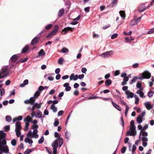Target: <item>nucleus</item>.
<instances>
[{
	"label": "nucleus",
	"instance_id": "nucleus-46",
	"mask_svg": "<svg viewBox=\"0 0 154 154\" xmlns=\"http://www.w3.org/2000/svg\"><path fill=\"white\" fill-rule=\"evenodd\" d=\"M129 108L128 105L125 106V115L127 116L128 112L129 110Z\"/></svg>",
	"mask_w": 154,
	"mask_h": 154
},
{
	"label": "nucleus",
	"instance_id": "nucleus-55",
	"mask_svg": "<svg viewBox=\"0 0 154 154\" xmlns=\"http://www.w3.org/2000/svg\"><path fill=\"white\" fill-rule=\"evenodd\" d=\"M118 35L117 33H115L112 35L111 36V38L112 39H114L116 38Z\"/></svg>",
	"mask_w": 154,
	"mask_h": 154
},
{
	"label": "nucleus",
	"instance_id": "nucleus-31",
	"mask_svg": "<svg viewBox=\"0 0 154 154\" xmlns=\"http://www.w3.org/2000/svg\"><path fill=\"white\" fill-rule=\"evenodd\" d=\"M57 32H55L54 31H52L49 34L46 36L47 38H51L53 36L56 35Z\"/></svg>",
	"mask_w": 154,
	"mask_h": 154
},
{
	"label": "nucleus",
	"instance_id": "nucleus-33",
	"mask_svg": "<svg viewBox=\"0 0 154 154\" xmlns=\"http://www.w3.org/2000/svg\"><path fill=\"white\" fill-rule=\"evenodd\" d=\"M51 109H52L54 112H55L57 111V108L54 104H52L51 106Z\"/></svg>",
	"mask_w": 154,
	"mask_h": 154
},
{
	"label": "nucleus",
	"instance_id": "nucleus-53",
	"mask_svg": "<svg viewBox=\"0 0 154 154\" xmlns=\"http://www.w3.org/2000/svg\"><path fill=\"white\" fill-rule=\"evenodd\" d=\"M100 98H101L102 100H103L104 101H108L110 100L112 102V99L111 98H105L103 97H99Z\"/></svg>",
	"mask_w": 154,
	"mask_h": 154
},
{
	"label": "nucleus",
	"instance_id": "nucleus-28",
	"mask_svg": "<svg viewBox=\"0 0 154 154\" xmlns=\"http://www.w3.org/2000/svg\"><path fill=\"white\" fill-rule=\"evenodd\" d=\"M134 121L133 120H132L130 122V128L133 130H136V127L134 126Z\"/></svg>",
	"mask_w": 154,
	"mask_h": 154
},
{
	"label": "nucleus",
	"instance_id": "nucleus-51",
	"mask_svg": "<svg viewBox=\"0 0 154 154\" xmlns=\"http://www.w3.org/2000/svg\"><path fill=\"white\" fill-rule=\"evenodd\" d=\"M58 28L59 27L57 25H56L54 26L53 30L55 32H57L58 30Z\"/></svg>",
	"mask_w": 154,
	"mask_h": 154
},
{
	"label": "nucleus",
	"instance_id": "nucleus-14",
	"mask_svg": "<svg viewBox=\"0 0 154 154\" xmlns=\"http://www.w3.org/2000/svg\"><path fill=\"white\" fill-rule=\"evenodd\" d=\"M35 117L38 119L42 118V113L39 110H37L35 112Z\"/></svg>",
	"mask_w": 154,
	"mask_h": 154
},
{
	"label": "nucleus",
	"instance_id": "nucleus-58",
	"mask_svg": "<svg viewBox=\"0 0 154 154\" xmlns=\"http://www.w3.org/2000/svg\"><path fill=\"white\" fill-rule=\"evenodd\" d=\"M5 94V90L2 88L0 89V94L1 96H3Z\"/></svg>",
	"mask_w": 154,
	"mask_h": 154
},
{
	"label": "nucleus",
	"instance_id": "nucleus-41",
	"mask_svg": "<svg viewBox=\"0 0 154 154\" xmlns=\"http://www.w3.org/2000/svg\"><path fill=\"white\" fill-rule=\"evenodd\" d=\"M54 136L55 137L57 138L56 140H59L60 139V138H61L60 137V136L59 135V133L57 132H55Z\"/></svg>",
	"mask_w": 154,
	"mask_h": 154
},
{
	"label": "nucleus",
	"instance_id": "nucleus-38",
	"mask_svg": "<svg viewBox=\"0 0 154 154\" xmlns=\"http://www.w3.org/2000/svg\"><path fill=\"white\" fill-rule=\"evenodd\" d=\"M141 134H142V135L144 137H146L148 135V134H147V132H145L144 131H141L140 132V136H139L140 137Z\"/></svg>",
	"mask_w": 154,
	"mask_h": 154
},
{
	"label": "nucleus",
	"instance_id": "nucleus-4",
	"mask_svg": "<svg viewBox=\"0 0 154 154\" xmlns=\"http://www.w3.org/2000/svg\"><path fill=\"white\" fill-rule=\"evenodd\" d=\"M6 133L2 130L0 131V144L5 145L6 144V141L5 137Z\"/></svg>",
	"mask_w": 154,
	"mask_h": 154
},
{
	"label": "nucleus",
	"instance_id": "nucleus-60",
	"mask_svg": "<svg viewBox=\"0 0 154 154\" xmlns=\"http://www.w3.org/2000/svg\"><path fill=\"white\" fill-rule=\"evenodd\" d=\"M87 71V69L86 68L83 67L82 68L81 71L82 73H85V74H86V72Z\"/></svg>",
	"mask_w": 154,
	"mask_h": 154
},
{
	"label": "nucleus",
	"instance_id": "nucleus-16",
	"mask_svg": "<svg viewBox=\"0 0 154 154\" xmlns=\"http://www.w3.org/2000/svg\"><path fill=\"white\" fill-rule=\"evenodd\" d=\"M74 29V28H72L69 27H67L64 28L62 29V31L64 32V34H66L69 30L72 31Z\"/></svg>",
	"mask_w": 154,
	"mask_h": 154
},
{
	"label": "nucleus",
	"instance_id": "nucleus-40",
	"mask_svg": "<svg viewBox=\"0 0 154 154\" xmlns=\"http://www.w3.org/2000/svg\"><path fill=\"white\" fill-rule=\"evenodd\" d=\"M68 51L69 50L67 48H63L61 49L60 51V52L63 53H66L68 52Z\"/></svg>",
	"mask_w": 154,
	"mask_h": 154
},
{
	"label": "nucleus",
	"instance_id": "nucleus-44",
	"mask_svg": "<svg viewBox=\"0 0 154 154\" xmlns=\"http://www.w3.org/2000/svg\"><path fill=\"white\" fill-rule=\"evenodd\" d=\"M154 94V91H150L148 93V95L149 98H151L153 96Z\"/></svg>",
	"mask_w": 154,
	"mask_h": 154
},
{
	"label": "nucleus",
	"instance_id": "nucleus-25",
	"mask_svg": "<svg viewBox=\"0 0 154 154\" xmlns=\"http://www.w3.org/2000/svg\"><path fill=\"white\" fill-rule=\"evenodd\" d=\"M139 20L137 19L136 20L132 21L130 24L131 25L133 26L136 25L140 21Z\"/></svg>",
	"mask_w": 154,
	"mask_h": 154
},
{
	"label": "nucleus",
	"instance_id": "nucleus-2",
	"mask_svg": "<svg viewBox=\"0 0 154 154\" xmlns=\"http://www.w3.org/2000/svg\"><path fill=\"white\" fill-rule=\"evenodd\" d=\"M27 137L25 138L24 141L26 143H28L29 144H32L33 141L30 138L34 137L35 138H37L38 137V134L34 135L32 133L31 131H29L27 135Z\"/></svg>",
	"mask_w": 154,
	"mask_h": 154
},
{
	"label": "nucleus",
	"instance_id": "nucleus-34",
	"mask_svg": "<svg viewBox=\"0 0 154 154\" xmlns=\"http://www.w3.org/2000/svg\"><path fill=\"white\" fill-rule=\"evenodd\" d=\"M119 14L121 17L123 18L124 19H125V11H119Z\"/></svg>",
	"mask_w": 154,
	"mask_h": 154
},
{
	"label": "nucleus",
	"instance_id": "nucleus-8",
	"mask_svg": "<svg viewBox=\"0 0 154 154\" xmlns=\"http://www.w3.org/2000/svg\"><path fill=\"white\" fill-rule=\"evenodd\" d=\"M2 145V144H0V154H1V152H3L5 153H7L8 152L9 149L8 147L6 145Z\"/></svg>",
	"mask_w": 154,
	"mask_h": 154
},
{
	"label": "nucleus",
	"instance_id": "nucleus-42",
	"mask_svg": "<svg viewBox=\"0 0 154 154\" xmlns=\"http://www.w3.org/2000/svg\"><path fill=\"white\" fill-rule=\"evenodd\" d=\"M5 119L7 122H10L11 121L12 119L10 116H6L5 117Z\"/></svg>",
	"mask_w": 154,
	"mask_h": 154
},
{
	"label": "nucleus",
	"instance_id": "nucleus-59",
	"mask_svg": "<svg viewBox=\"0 0 154 154\" xmlns=\"http://www.w3.org/2000/svg\"><path fill=\"white\" fill-rule=\"evenodd\" d=\"M4 131H8L10 129L9 126H6L4 127Z\"/></svg>",
	"mask_w": 154,
	"mask_h": 154
},
{
	"label": "nucleus",
	"instance_id": "nucleus-10",
	"mask_svg": "<svg viewBox=\"0 0 154 154\" xmlns=\"http://www.w3.org/2000/svg\"><path fill=\"white\" fill-rule=\"evenodd\" d=\"M136 134V130H133L130 128L129 130L127 131L126 133V135L128 136H134Z\"/></svg>",
	"mask_w": 154,
	"mask_h": 154
},
{
	"label": "nucleus",
	"instance_id": "nucleus-24",
	"mask_svg": "<svg viewBox=\"0 0 154 154\" xmlns=\"http://www.w3.org/2000/svg\"><path fill=\"white\" fill-rule=\"evenodd\" d=\"M112 104L113 106L116 109H117L118 110L121 111L122 110V109L117 104L114 103L112 100Z\"/></svg>",
	"mask_w": 154,
	"mask_h": 154
},
{
	"label": "nucleus",
	"instance_id": "nucleus-3",
	"mask_svg": "<svg viewBox=\"0 0 154 154\" xmlns=\"http://www.w3.org/2000/svg\"><path fill=\"white\" fill-rule=\"evenodd\" d=\"M136 87L139 89V90L137 91L136 93L138 94H139L141 98H144L145 97L144 96V94L143 91V88L142 87L141 82L138 81L137 82Z\"/></svg>",
	"mask_w": 154,
	"mask_h": 154
},
{
	"label": "nucleus",
	"instance_id": "nucleus-11",
	"mask_svg": "<svg viewBox=\"0 0 154 154\" xmlns=\"http://www.w3.org/2000/svg\"><path fill=\"white\" fill-rule=\"evenodd\" d=\"M38 125H33L32 126V129H34L33 132H32L33 134L35 135V134H37L38 132V130L37 129L38 128Z\"/></svg>",
	"mask_w": 154,
	"mask_h": 154
},
{
	"label": "nucleus",
	"instance_id": "nucleus-32",
	"mask_svg": "<svg viewBox=\"0 0 154 154\" xmlns=\"http://www.w3.org/2000/svg\"><path fill=\"white\" fill-rule=\"evenodd\" d=\"M49 75V74H46L45 76V78L48 79L50 81H53L54 79V78L52 76H50Z\"/></svg>",
	"mask_w": 154,
	"mask_h": 154
},
{
	"label": "nucleus",
	"instance_id": "nucleus-12",
	"mask_svg": "<svg viewBox=\"0 0 154 154\" xmlns=\"http://www.w3.org/2000/svg\"><path fill=\"white\" fill-rule=\"evenodd\" d=\"M42 104V103H34L32 105L33 106L31 110H32L34 111L35 108H37L38 109H39L41 107Z\"/></svg>",
	"mask_w": 154,
	"mask_h": 154
},
{
	"label": "nucleus",
	"instance_id": "nucleus-48",
	"mask_svg": "<svg viewBox=\"0 0 154 154\" xmlns=\"http://www.w3.org/2000/svg\"><path fill=\"white\" fill-rule=\"evenodd\" d=\"M11 143L12 146H15L17 144L16 140L15 139L12 140L11 142Z\"/></svg>",
	"mask_w": 154,
	"mask_h": 154
},
{
	"label": "nucleus",
	"instance_id": "nucleus-1",
	"mask_svg": "<svg viewBox=\"0 0 154 154\" xmlns=\"http://www.w3.org/2000/svg\"><path fill=\"white\" fill-rule=\"evenodd\" d=\"M151 76V74L148 71H146L140 74V76L137 77L135 76L133 78L130 82V84L131 85L136 82L137 79L142 80L143 79H148L150 78Z\"/></svg>",
	"mask_w": 154,
	"mask_h": 154
},
{
	"label": "nucleus",
	"instance_id": "nucleus-39",
	"mask_svg": "<svg viewBox=\"0 0 154 154\" xmlns=\"http://www.w3.org/2000/svg\"><path fill=\"white\" fill-rule=\"evenodd\" d=\"M112 83V81L110 79L106 80L105 82V85L108 86L110 85Z\"/></svg>",
	"mask_w": 154,
	"mask_h": 154
},
{
	"label": "nucleus",
	"instance_id": "nucleus-36",
	"mask_svg": "<svg viewBox=\"0 0 154 154\" xmlns=\"http://www.w3.org/2000/svg\"><path fill=\"white\" fill-rule=\"evenodd\" d=\"M35 97H31L29 99L30 100V105H32L35 103Z\"/></svg>",
	"mask_w": 154,
	"mask_h": 154
},
{
	"label": "nucleus",
	"instance_id": "nucleus-61",
	"mask_svg": "<svg viewBox=\"0 0 154 154\" xmlns=\"http://www.w3.org/2000/svg\"><path fill=\"white\" fill-rule=\"evenodd\" d=\"M58 140L60 141L59 143V146L60 147L63 143V140L62 138H60V139Z\"/></svg>",
	"mask_w": 154,
	"mask_h": 154
},
{
	"label": "nucleus",
	"instance_id": "nucleus-13",
	"mask_svg": "<svg viewBox=\"0 0 154 154\" xmlns=\"http://www.w3.org/2000/svg\"><path fill=\"white\" fill-rule=\"evenodd\" d=\"M125 93L127 95V98L128 99L132 98L133 97H134V93L130 92L129 90H127L125 91Z\"/></svg>",
	"mask_w": 154,
	"mask_h": 154
},
{
	"label": "nucleus",
	"instance_id": "nucleus-26",
	"mask_svg": "<svg viewBox=\"0 0 154 154\" xmlns=\"http://www.w3.org/2000/svg\"><path fill=\"white\" fill-rule=\"evenodd\" d=\"M29 49V46L28 45H27L24 47L22 50L21 53H24L28 51Z\"/></svg>",
	"mask_w": 154,
	"mask_h": 154
},
{
	"label": "nucleus",
	"instance_id": "nucleus-5",
	"mask_svg": "<svg viewBox=\"0 0 154 154\" xmlns=\"http://www.w3.org/2000/svg\"><path fill=\"white\" fill-rule=\"evenodd\" d=\"M6 133L2 130L0 131V144L5 145L6 144V141L5 137Z\"/></svg>",
	"mask_w": 154,
	"mask_h": 154
},
{
	"label": "nucleus",
	"instance_id": "nucleus-23",
	"mask_svg": "<svg viewBox=\"0 0 154 154\" xmlns=\"http://www.w3.org/2000/svg\"><path fill=\"white\" fill-rule=\"evenodd\" d=\"M18 58L17 54H14L13 55L11 58L10 60L12 62H15Z\"/></svg>",
	"mask_w": 154,
	"mask_h": 154
},
{
	"label": "nucleus",
	"instance_id": "nucleus-6",
	"mask_svg": "<svg viewBox=\"0 0 154 154\" xmlns=\"http://www.w3.org/2000/svg\"><path fill=\"white\" fill-rule=\"evenodd\" d=\"M9 74L8 68L6 67L2 68L0 72V79L3 78L8 75Z\"/></svg>",
	"mask_w": 154,
	"mask_h": 154
},
{
	"label": "nucleus",
	"instance_id": "nucleus-19",
	"mask_svg": "<svg viewBox=\"0 0 154 154\" xmlns=\"http://www.w3.org/2000/svg\"><path fill=\"white\" fill-rule=\"evenodd\" d=\"M78 75H74V74H72L70 76L69 79L70 80H73L75 81L78 79Z\"/></svg>",
	"mask_w": 154,
	"mask_h": 154
},
{
	"label": "nucleus",
	"instance_id": "nucleus-29",
	"mask_svg": "<svg viewBox=\"0 0 154 154\" xmlns=\"http://www.w3.org/2000/svg\"><path fill=\"white\" fill-rule=\"evenodd\" d=\"M32 119L29 116H28L24 119V121L25 122H32Z\"/></svg>",
	"mask_w": 154,
	"mask_h": 154
},
{
	"label": "nucleus",
	"instance_id": "nucleus-49",
	"mask_svg": "<svg viewBox=\"0 0 154 154\" xmlns=\"http://www.w3.org/2000/svg\"><path fill=\"white\" fill-rule=\"evenodd\" d=\"M59 124V122L57 119H56L55 120V122L54 124V125L55 126H57Z\"/></svg>",
	"mask_w": 154,
	"mask_h": 154
},
{
	"label": "nucleus",
	"instance_id": "nucleus-54",
	"mask_svg": "<svg viewBox=\"0 0 154 154\" xmlns=\"http://www.w3.org/2000/svg\"><path fill=\"white\" fill-rule=\"evenodd\" d=\"M70 135V134L67 131H66L65 133V136H66V139L67 140L69 139V137Z\"/></svg>",
	"mask_w": 154,
	"mask_h": 154
},
{
	"label": "nucleus",
	"instance_id": "nucleus-50",
	"mask_svg": "<svg viewBox=\"0 0 154 154\" xmlns=\"http://www.w3.org/2000/svg\"><path fill=\"white\" fill-rule=\"evenodd\" d=\"M20 130L15 131L17 136L18 137H20V136L21 134V131Z\"/></svg>",
	"mask_w": 154,
	"mask_h": 154
},
{
	"label": "nucleus",
	"instance_id": "nucleus-52",
	"mask_svg": "<svg viewBox=\"0 0 154 154\" xmlns=\"http://www.w3.org/2000/svg\"><path fill=\"white\" fill-rule=\"evenodd\" d=\"M32 151V150L30 149H26L24 152V154H29Z\"/></svg>",
	"mask_w": 154,
	"mask_h": 154
},
{
	"label": "nucleus",
	"instance_id": "nucleus-45",
	"mask_svg": "<svg viewBox=\"0 0 154 154\" xmlns=\"http://www.w3.org/2000/svg\"><path fill=\"white\" fill-rule=\"evenodd\" d=\"M29 125V122H26L24 128L25 131H27L28 129Z\"/></svg>",
	"mask_w": 154,
	"mask_h": 154
},
{
	"label": "nucleus",
	"instance_id": "nucleus-30",
	"mask_svg": "<svg viewBox=\"0 0 154 154\" xmlns=\"http://www.w3.org/2000/svg\"><path fill=\"white\" fill-rule=\"evenodd\" d=\"M42 91H40L39 90H38V88L37 91L34 95V97H35V98H37L39 96L41 93Z\"/></svg>",
	"mask_w": 154,
	"mask_h": 154
},
{
	"label": "nucleus",
	"instance_id": "nucleus-37",
	"mask_svg": "<svg viewBox=\"0 0 154 154\" xmlns=\"http://www.w3.org/2000/svg\"><path fill=\"white\" fill-rule=\"evenodd\" d=\"M48 87L47 86H45L44 87L42 86H40L38 87V90H39L41 91H42L43 90L48 89Z\"/></svg>",
	"mask_w": 154,
	"mask_h": 154
},
{
	"label": "nucleus",
	"instance_id": "nucleus-15",
	"mask_svg": "<svg viewBox=\"0 0 154 154\" xmlns=\"http://www.w3.org/2000/svg\"><path fill=\"white\" fill-rule=\"evenodd\" d=\"M112 51H107L103 53L100 55L103 57L106 58L110 56L112 54Z\"/></svg>",
	"mask_w": 154,
	"mask_h": 154
},
{
	"label": "nucleus",
	"instance_id": "nucleus-64",
	"mask_svg": "<svg viewBox=\"0 0 154 154\" xmlns=\"http://www.w3.org/2000/svg\"><path fill=\"white\" fill-rule=\"evenodd\" d=\"M45 148L49 154H51V151L50 148L47 147H45Z\"/></svg>",
	"mask_w": 154,
	"mask_h": 154
},
{
	"label": "nucleus",
	"instance_id": "nucleus-63",
	"mask_svg": "<svg viewBox=\"0 0 154 154\" xmlns=\"http://www.w3.org/2000/svg\"><path fill=\"white\" fill-rule=\"evenodd\" d=\"M32 112L31 114V116L32 117H33L34 116L35 117V112L33 110H31Z\"/></svg>",
	"mask_w": 154,
	"mask_h": 154
},
{
	"label": "nucleus",
	"instance_id": "nucleus-9",
	"mask_svg": "<svg viewBox=\"0 0 154 154\" xmlns=\"http://www.w3.org/2000/svg\"><path fill=\"white\" fill-rule=\"evenodd\" d=\"M150 7H149V5L146 7L144 4H142L140 5L138 7V10L140 12H142L143 11L149 9Z\"/></svg>",
	"mask_w": 154,
	"mask_h": 154
},
{
	"label": "nucleus",
	"instance_id": "nucleus-17",
	"mask_svg": "<svg viewBox=\"0 0 154 154\" xmlns=\"http://www.w3.org/2000/svg\"><path fill=\"white\" fill-rule=\"evenodd\" d=\"M144 105L146 108L148 110H150L153 108V106L149 103V102H146L144 103Z\"/></svg>",
	"mask_w": 154,
	"mask_h": 154
},
{
	"label": "nucleus",
	"instance_id": "nucleus-62",
	"mask_svg": "<svg viewBox=\"0 0 154 154\" xmlns=\"http://www.w3.org/2000/svg\"><path fill=\"white\" fill-rule=\"evenodd\" d=\"M154 33V27L150 29L147 32V34H151Z\"/></svg>",
	"mask_w": 154,
	"mask_h": 154
},
{
	"label": "nucleus",
	"instance_id": "nucleus-57",
	"mask_svg": "<svg viewBox=\"0 0 154 154\" xmlns=\"http://www.w3.org/2000/svg\"><path fill=\"white\" fill-rule=\"evenodd\" d=\"M118 2V0H113V1L112 2L111 4H112V6L113 7L115 4H116Z\"/></svg>",
	"mask_w": 154,
	"mask_h": 154
},
{
	"label": "nucleus",
	"instance_id": "nucleus-18",
	"mask_svg": "<svg viewBox=\"0 0 154 154\" xmlns=\"http://www.w3.org/2000/svg\"><path fill=\"white\" fill-rule=\"evenodd\" d=\"M15 131L20 130L21 129V123L20 122H17L15 124Z\"/></svg>",
	"mask_w": 154,
	"mask_h": 154
},
{
	"label": "nucleus",
	"instance_id": "nucleus-20",
	"mask_svg": "<svg viewBox=\"0 0 154 154\" xmlns=\"http://www.w3.org/2000/svg\"><path fill=\"white\" fill-rule=\"evenodd\" d=\"M57 140H55L52 144V146L53 148H57L58 146V142Z\"/></svg>",
	"mask_w": 154,
	"mask_h": 154
},
{
	"label": "nucleus",
	"instance_id": "nucleus-7",
	"mask_svg": "<svg viewBox=\"0 0 154 154\" xmlns=\"http://www.w3.org/2000/svg\"><path fill=\"white\" fill-rule=\"evenodd\" d=\"M145 114L146 112L145 111H144L138 115L136 119L137 122L138 124H140L142 122V119Z\"/></svg>",
	"mask_w": 154,
	"mask_h": 154
},
{
	"label": "nucleus",
	"instance_id": "nucleus-27",
	"mask_svg": "<svg viewBox=\"0 0 154 154\" xmlns=\"http://www.w3.org/2000/svg\"><path fill=\"white\" fill-rule=\"evenodd\" d=\"M64 12V10L63 8H62L60 10L58 13V16L59 17H60L62 16L63 15Z\"/></svg>",
	"mask_w": 154,
	"mask_h": 154
},
{
	"label": "nucleus",
	"instance_id": "nucleus-35",
	"mask_svg": "<svg viewBox=\"0 0 154 154\" xmlns=\"http://www.w3.org/2000/svg\"><path fill=\"white\" fill-rule=\"evenodd\" d=\"M64 60L63 58L60 57L58 60V63L60 65H62L63 63Z\"/></svg>",
	"mask_w": 154,
	"mask_h": 154
},
{
	"label": "nucleus",
	"instance_id": "nucleus-21",
	"mask_svg": "<svg viewBox=\"0 0 154 154\" xmlns=\"http://www.w3.org/2000/svg\"><path fill=\"white\" fill-rule=\"evenodd\" d=\"M39 38L38 37H35L34 38L31 42V44L32 45H34L38 41Z\"/></svg>",
	"mask_w": 154,
	"mask_h": 154
},
{
	"label": "nucleus",
	"instance_id": "nucleus-22",
	"mask_svg": "<svg viewBox=\"0 0 154 154\" xmlns=\"http://www.w3.org/2000/svg\"><path fill=\"white\" fill-rule=\"evenodd\" d=\"M45 55V53L44 52L43 49H41L38 53V55L37 57H38L41 56H44Z\"/></svg>",
	"mask_w": 154,
	"mask_h": 154
},
{
	"label": "nucleus",
	"instance_id": "nucleus-47",
	"mask_svg": "<svg viewBox=\"0 0 154 154\" xmlns=\"http://www.w3.org/2000/svg\"><path fill=\"white\" fill-rule=\"evenodd\" d=\"M53 25L51 24H49L47 25L45 28V29L47 30H48L50 29L52 26Z\"/></svg>",
	"mask_w": 154,
	"mask_h": 154
},
{
	"label": "nucleus",
	"instance_id": "nucleus-56",
	"mask_svg": "<svg viewBox=\"0 0 154 154\" xmlns=\"http://www.w3.org/2000/svg\"><path fill=\"white\" fill-rule=\"evenodd\" d=\"M44 141V138L43 136L41 137V138L38 140V143L39 144L42 143Z\"/></svg>",
	"mask_w": 154,
	"mask_h": 154
},
{
	"label": "nucleus",
	"instance_id": "nucleus-43",
	"mask_svg": "<svg viewBox=\"0 0 154 154\" xmlns=\"http://www.w3.org/2000/svg\"><path fill=\"white\" fill-rule=\"evenodd\" d=\"M134 97L135 98V103L136 104H137L139 101V98L136 95H134Z\"/></svg>",
	"mask_w": 154,
	"mask_h": 154
}]
</instances>
